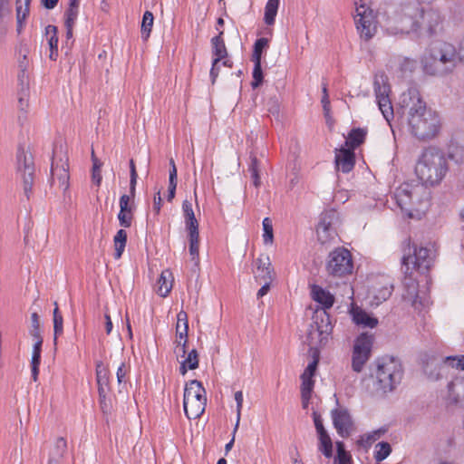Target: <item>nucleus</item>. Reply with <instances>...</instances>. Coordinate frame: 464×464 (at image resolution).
Here are the masks:
<instances>
[{"label": "nucleus", "mask_w": 464, "mask_h": 464, "mask_svg": "<svg viewBox=\"0 0 464 464\" xmlns=\"http://www.w3.org/2000/svg\"><path fill=\"white\" fill-rule=\"evenodd\" d=\"M432 265L431 251L427 247L411 245L403 249L401 257L402 285L405 289L402 296L415 305L418 298V276L429 271Z\"/></svg>", "instance_id": "obj_1"}, {"label": "nucleus", "mask_w": 464, "mask_h": 464, "mask_svg": "<svg viewBox=\"0 0 464 464\" xmlns=\"http://www.w3.org/2000/svg\"><path fill=\"white\" fill-rule=\"evenodd\" d=\"M450 147H447L450 149ZM454 150H445L442 147H427L415 166L418 179L425 186L439 185L448 172V160L454 159V154L463 147H453Z\"/></svg>", "instance_id": "obj_2"}, {"label": "nucleus", "mask_w": 464, "mask_h": 464, "mask_svg": "<svg viewBox=\"0 0 464 464\" xmlns=\"http://www.w3.org/2000/svg\"><path fill=\"white\" fill-rule=\"evenodd\" d=\"M459 52L455 46L447 42L433 43L421 58L425 73L431 76H443L451 72L456 67Z\"/></svg>", "instance_id": "obj_3"}, {"label": "nucleus", "mask_w": 464, "mask_h": 464, "mask_svg": "<svg viewBox=\"0 0 464 464\" xmlns=\"http://www.w3.org/2000/svg\"><path fill=\"white\" fill-rule=\"evenodd\" d=\"M373 392L380 395L394 391L403 377V367L400 359L385 355L377 358L372 371Z\"/></svg>", "instance_id": "obj_4"}, {"label": "nucleus", "mask_w": 464, "mask_h": 464, "mask_svg": "<svg viewBox=\"0 0 464 464\" xmlns=\"http://www.w3.org/2000/svg\"><path fill=\"white\" fill-rule=\"evenodd\" d=\"M401 22V31L405 33L424 31L433 35L442 29V17L437 10L419 8L417 5L406 6Z\"/></svg>", "instance_id": "obj_5"}, {"label": "nucleus", "mask_w": 464, "mask_h": 464, "mask_svg": "<svg viewBox=\"0 0 464 464\" xmlns=\"http://www.w3.org/2000/svg\"><path fill=\"white\" fill-rule=\"evenodd\" d=\"M206 404V391L202 383L197 380L188 382L183 399V408L188 419H198L204 413Z\"/></svg>", "instance_id": "obj_6"}, {"label": "nucleus", "mask_w": 464, "mask_h": 464, "mask_svg": "<svg viewBox=\"0 0 464 464\" xmlns=\"http://www.w3.org/2000/svg\"><path fill=\"white\" fill-rule=\"evenodd\" d=\"M411 133L420 140H431L437 136L440 129V119L431 111L412 116L408 121Z\"/></svg>", "instance_id": "obj_7"}, {"label": "nucleus", "mask_w": 464, "mask_h": 464, "mask_svg": "<svg viewBox=\"0 0 464 464\" xmlns=\"http://www.w3.org/2000/svg\"><path fill=\"white\" fill-rule=\"evenodd\" d=\"M16 170L22 183L24 194L27 199L33 194L34 184V155L28 147H20L16 153Z\"/></svg>", "instance_id": "obj_8"}, {"label": "nucleus", "mask_w": 464, "mask_h": 464, "mask_svg": "<svg viewBox=\"0 0 464 464\" xmlns=\"http://www.w3.org/2000/svg\"><path fill=\"white\" fill-rule=\"evenodd\" d=\"M329 275L343 277L353 271V261L351 252L344 247H337L329 253L326 265Z\"/></svg>", "instance_id": "obj_9"}, {"label": "nucleus", "mask_w": 464, "mask_h": 464, "mask_svg": "<svg viewBox=\"0 0 464 464\" xmlns=\"http://www.w3.org/2000/svg\"><path fill=\"white\" fill-rule=\"evenodd\" d=\"M374 337L372 334H362L354 341L352 353V369L359 373L372 355Z\"/></svg>", "instance_id": "obj_10"}, {"label": "nucleus", "mask_w": 464, "mask_h": 464, "mask_svg": "<svg viewBox=\"0 0 464 464\" xmlns=\"http://www.w3.org/2000/svg\"><path fill=\"white\" fill-rule=\"evenodd\" d=\"M373 89L379 109L385 120L390 121L393 119V108L390 98L391 86L384 73L375 75Z\"/></svg>", "instance_id": "obj_11"}, {"label": "nucleus", "mask_w": 464, "mask_h": 464, "mask_svg": "<svg viewBox=\"0 0 464 464\" xmlns=\"http://www.w3.org/2000/svg\"><path fill=\"white\" fill-rule=\"evenodd\" d=\"M52 182L57 183L58 187L66 190L69 187V162L67 152L63 150V147L53 151L51 165Z\"/></svg>", "instance_id": "obj_12"}, {"label": "nucleus", "mask_w": 464, "mask_h": 464, "mask_svg": "<svg viewBox=\"0 0 464 464\" xmlns=\"http://www.w3.org/2000/svg\"><path fill=\"white\" fill-rule=\"evenodd\" d=\"M355 12L354 22L360 37L369 41L377 31V20L373 10L364 4H361L356 6Z\"/></svg>", "instance_id": "obj_13"}, {"label": "nucleus", "mask_w": 464, "mask_h": 464, "mask_svg": "<svg viewBox=\"0 0 464 464\" xmlns=\"http://www.w3.org/2000/svg\"><path fill=\"white\" fill-rule=\"evenodd\" d=\"M399 105L401 113L407 115L408 121L411 117L419 115L427 109L426 103L416 87H410L401 95Z\"/></svg>", "instance_id": "obj_14"}, {"label": "nucleus", "mask_w": 464, "mask_h": 464, "mask_svg": "<svg viewBox=\"0 0 464 464\" xmlns=\"http://www.w3.org/2000/svg\"><path fill=\"white\" fill-rule=\"evenodd\" d=\"M336 221V213L334 211H328L323 213L318 223L316 233L318 241L324 245L335 239L337 232L334 227Z\"/></svg>", "instance_id": "obj_15"}, {"label": "nucleus", "mask_w": 464, "mask_h": 464, "mask_svg": "<svg viewBox=\"0 0 464 464\" xmlns=\"http://www.w3.org/2000/svg\"><path fill=\"white\" fill-rule=\"evenodd\" d=\"M412 185L404 183L400 186L394 192V199L397 206L409 218H413L412 213Z\"/></svg>", "instance_id": "obj_16"}, {"label": "nucleus", "mask_w": 464, "mask_h": 464, "mask_svg": "<svg viewBox=\"0 0 464 464\" xmlns=\"http://www.w3.org/2000/svg\"><path fill=\"white\" fill-rule=\"evenodd\" d=\"M332 419L337 433L343 438L349 437L353 427V421L347 410L336 409L332 411Z\"/></svg>", "instance_id": "obj_17"}, {"label": "nucleus", "mask_w": 464, "mask_h": 464, "mask_svg": "<svg viewBox=\"0 0 464 464\" xmlns=\"http://www.w3.org/2000/svg\"><path fill=\"white\" fill-rule=\"evenodd\" d=\"M355 147H340L335 150V165L338 170L343 173L350 172L355 164Z\"/></svg>", "instance_id": "obj_18"}, {"label": "nucleus", "mask_w": 464, "mask_h": 464, "mask_svg": "<svg viewBox=\"0 0 464 464\" xmlns=\"http://www.w3.org/2000/svg\"><path fill=\"white\" fill-rule=\"evenodd\" d=\"M392 292V285L388 277H381L379 281L372 284L369 294L376 305L387 300Z\"/></svg>", "instance_id": "obj_19"}, {"label": "nucleus", "mask_w": 464, "mask_h": 464, "mask_svg": "<svg viewBox=\"0 0 464 464\" xmlns=\"http://www.w3.org/2000/svg\"><path fill=\"white\" fill-rule=\"evenodd\" d=\"M412 212L423 211L428 206L430 201V192L426 186L422 183L421 185H412Z\"/></svg>", "instance_id": "obj_20"}, {"label": "nucleus", "mask_w": 464, "mask_h": 464, "mask_svg": "<svg viewBox=\"0 0 464 464\" xmlns=\"http://www.w3.org/2000/svg\"><path fill=\"white\" fill-rule=\"evenodd\" d=\"M96 380L98 384V393L100 397H104V394H109L110 387V372L104 366L102 362H96Z\"/></svg>", "instance_id": "obj_21"}, {"label": "nucleus", "mask_w": 464, "mask_h": 464, "mask_svg": "<svg viewBox=\"0 0 464 464\" xmlns=\"http://www.w3.org/2000/svg\"><path fill=\"white\" fill-rule=\"evenodd\" d=\"M351 315L353 321L357 325L374 328L378 324L377 318L371 316L368 313L359 307H353L351 309Z\"/></svg>", "instance_id": "obj_22"}, {"label": "nucleus", "mask_w": 464, "mask_h": 464, "mask_svg": "<svg viewBox=\"0 0 464 464\" xmlns=\"http://www.w3.org/2000/svg\"><path fill=\"white\" fill-rule=\"evenodd\" d=\"M188 324H176V349L175 353L179 355L184 356L186 353V344L188 343Z\"/></svg>", "instance_id": "obj_23"}, {"label": "nucleus", "mask_w": 464, "mask_h": 464, "mask_svg": "<svg viewBox=\"0 0 464 464\" xmlns=\"http://www.w3.org/2000/svg\"><path fill=\"white\" fill-rule=\"evenodd\" d=\"M256 277L263 280H272L273 268L268 256H260L256 259Z\"/></svg>", "instance_id": "obj_24"}, {"label": "nucleus", "mask_w": 464, "mask_h": 464, "mask_svg": "<svg viewBox=\"0 0 464 464\" xmlns=\"http://www.w3.org/2000/svg\"><path fill=\"white\" fill-rule=\"evenodd\" d=\"M313 299L322 304L324 309H328L333 306L334 302V295L325 291L320 286L314 285L312 289Z\"/></svg>", "instance_id": "obj_25"}, {"label": "nucleus", "mask_w": 464, "mask_h": 464, "mask_svg": "<svg viewBox=\"0 0 464 464\" xmlns=\"http://www.w3.org/2000/svg\"><path fill=\"white\" fill-rule=\"evenodd\" d=\"M173 284V276L169 270H164L161 272L160 276L157 282V293L160 296H167L171 291Z\"/></svg>", "instance_id": "obj_26"}, {"label": "nucleus", "mask_w": 464, "mask_h": 464, "mask_svg": "<svg viewBox=\"0 0 464 464\" xmlns=\"http://www.w3.org/2000/svg\"><path fill=\"white\" fill-rule=\"evenodd\" d=\"M224 31L219 30L217 36L211 39L212 53L214 59L223 60L227 56V51L223 38Z\"/></svg>", "instance_id": "obj_27"}, {"label": "nucleus", "mask_w": 464, "mask_h": 464, "mask_svg": "<svg viewBox=\"0 0 464 464\" xmlns=\"http://www.w3.org/2000/svg\"><path fill=\"white\" fill-rule=\"evenodd\" d=\"M367 134V128H353L348 132L343 145H362L364 143Z\"/></svg>", "instance_id": "obj_28"}, {"label": "nucleus", "mask_w": 464, "mask_h": 464, "mask_svg": "<svg viewBox=\"0 0 464 464\" xmlns=\"http://www.w3.org/2000/svg\"><path fill=\"white\" fill-rule=\"evenodd\" d=\"M67 452V441L63 438H58L51 450L48 464L57 463L59 464Z\"/></svg>", "instance_id": "obj_29"}, {"label": "nucleus", "mask_w": 464, "mask_h": 464, "mask_svg": "<svg viewBox=\"0 0 464 464\" xmlns=\"http://www.w3.org/2000/svg\"><path fill=\"white\" fill-rule=\"evenodd\" d=\"M182 210L187 231L198 229V222L195 218L192 203L188 200H184L182 203Z\"/></svg>", "instance_id": "obj_30"}, {"label": "nucleus", "mask_w": 464, "mask_h": 464, "mask_svg": "<svg viewBox=\"0 0 464 464\" xmlns=\"http://www.w3.org/2000/svg\"><path fill=\"white\" fill-rule=\"evenodd\" d=\"M189 255L196 265L199 261V233L198 229L188 230Z\"/></svg>", "instance_id": "obj_31"}, {"label": "nucleus", "mask_w": 464, "mask_h": 464, "mask_svg": "<svg viewBox=\"0 0 464 464\" xmlns=\"http://www.w3.org/2000/svg\"><path fill=\"white\" fill-rule=\"evenodd\" d=\"M127 232L124 229H120L113 237L114 244V257L120 259L124 252L127 243Z\"/></svg>", "instance_id": "obj_32"}, {"label": "nucleus", "mask_w": 464, "mask_h": 464, "mask_svg": "<svg viewBox=\"0 0 464 464\" xmlns=\"http://www.w3.org/2000/svg\"><path fill=\"white\" fill-rule=\"evenodd\" d=\"M317 435L319 440L318 450L325 458H331L333 456V442L329 434L325 430L318 433Z\"/></svg>", "instance_id": "obj_33"}, {"label": "nucleus", "mask_w": 464, "mask_h": 464, "mask_svg": "<svg viewBox=\"0 0 464 464\" xmlns=\"http://www.w3.org/2000/svg\"><path fill=\"white\" fill-rule=\"evenodd\" d=\"M280 0H268L265 7L264 21L267 25H273L279 7Z\"/></svg>", "instance_id": "obj_34"}, {"label": "nucleus", "mask_w": 464, "mask_h": 464, "mask_svg": "<svg viewBox=\"0 0 464 464\" xmlns=\"http://www.w3.org/2000/svg\"><path fill=\"white\" fill-rule=\"evenodd\" d=\"M198 366V352L193 349L191 350L187 358L181 362L179 367V372L185 375L188 370H195Z\"/></svg>", "instance_id": "obj_35"}, {"label": "nucleus", "mask_w": 464, "mask_h": 464, "mask_svg": "<svg viewBox=\"0 0 464 464\" xmlns=\"http://www.w3.org/2000/svg\"><path fill=\"white\" fill-rule=\"evenodd\" d=\"M92 181L96 185L100 186L102 183V172L101 169L102 167V162L100 159L97 158L95 155L94 150H92Z\"/></svg>", "instance_id": "obj_36"}, {"label": "nucleus", "mask_w": 464, "mask_h": 464, "mask_svg": "<svg viewBox=\"0 0 464 464\" xmlns=\"http://www.w3.org/2000/svg\"><path fill=\"white\" fill-rule=\"evenodd\" d=\"M153 21H154L153 14L150 11H145L143 14L141 28H140L141 38L144 41H147L148 38L150 37V32L152 30V26H153Z\"/></svg>", "instance_id": "obj_37"}, {"label": "nucleus", "mask_w": 464, "mask_h": 464, "mask_svg": "<svg viewBox=\"0 0 464 464\" xmlns=\"http://www.w3.org/2000/svg\"><path fill=\"white\" fill-rule=\"evenodd\" d=\"M54 306L55 307L53 309V342L54 344H56L57 337L63 333V315L59 311L58 304L56 302H54Z\"/></svg>", "instance_id": "obj_38"}, {"label": "nucleus", "mask_w": 464, "mask_h": 464, "mask_svg": "<svg viewBox=\"0 0 464 464\" xmlns=\"http://www.w3.org/2000/svg\"><path fill=\"white\" fill-rule=\"evenodd\" d=\"M268 48V40L266 38H258L254 44L252 53L253 62H261L263 53Z\"/></svg>", "instance_id": "obj_39"}, {"label": "nucleus", "mask_w": 464, "mask_h": 464, "mask_svg": "<svg viewBox=\"0 0 464 464\" xmlns=\"http://www.w3.org/2000/svg\"><path fill=\"white\" fill-rule=\"evenodd\" d=\"M312 357L313 360L310 362L307 365V367L304 369V372L301 374L302 377L304 378H314L315 375V372L317 369V365L319 362V352L317 349L312 350Z\"/></svg>", "instance_id": "obj_40"}, {"label": "nucleus", "mask_w": 464, "mask_h": 464, "mask_svg": "<svg viewBox=\"0 0 464 464\" xmlns=\"http://www.w3.org/2000/svg\"><path fill=\"white\" fill-rule=\"evenodd\" d=\"M17 108L25 117L29 108V89H20L17 93Z\"/></svg>", "instance_id": "obj_41"}, {"label": "nucleus", "mask_w": 464, "mask_h": 464, "mask_svg": "<svg viewBox=\"0 0 464 464\" xmlns=\"http://www.w3.org/2000/svg\"><path fill=\"white\" fill-rule=\"evenodd\" d=\"M263 241L265 245H272L274 242L273 222L269 218H265L262 222Z\"/></svg>", "instance_id": "obj_42"}, {"label": "nucleus", "mask_w": 464, "mask_h": 464, "mask_svg": "<svg viewBox=\"0 0 464 464\" xmlns=\"http://www.w3.org/2000/svg\"><path fill=\"white\" fill-rule=\"evenodd\" d=\"M171 169L169 170V186L168 193V200L171 201L175 197V191L177 188V168L175 166L173 159L170 160Z\"/></svg>", "instance_id": "obj_43"}, {"label": "nucleus", "mask_w": 464, "mask_h": 464, "mask_svg": "<svg viewBox=\"0 0 464 464\" xmlns=\"http://www.w3.org/2000/svg\"><path fill=\"white\" fill-rule=\"evenodd\" d=\"M317 332L322 336V339L326 338L333 332V325L330 322V316L324 313V317L321 319V324H317Z\"/></svg>", "instance_id": "obj_44"}, {"label": "nucleus", "mask_w": 464, "mask_h": 464, "mask_svg": "<svg viewBox=\"0 0 464 464\" xmlns=\"http://www.w3.org/2000/svg\"><path fill=\"white\" fill-rule=\"evenodd\" d=\"M392 452V447L388 442H379L375 446L374 459L377 461L384 460Z\"/></svg>", "instance_id": "obj_45"}, {"label": "nucleus", "mask_w": 464, "mask_h": 464, "mask_svg": "<svg viewBox=\"0 0 464 464\" xmlns=\"http://www.w3.org/2000/svg\"><path fill=\"white\" fill-rule=\"evenodd\" d=\"M45 35L50 49H58V29L55 25L49 24L45 27Z\"/></svg>", "instance_id": "obj_46"}, {"label": "nucleus", "mask_w": 464, "mask_h": 464, "mask_svg": "<svg viewBox=\"0 0 464 464\" xmlns=\"http://www.w3.org/2000/svg\"><path fill=\"white\" fill-rule=\"evenodd\" d=\"M337 456L336 461L338 464H352L351 454L345 450L344 444L342 441L336 442Z\"/></svg>", "instance_id": "obj_47"}, {"label": "nucleus", "mask_w": 464, "mask_h": 464, "mask_svg": "<svg viewBox=\"0 0 464 464\" xmlns=\"http://www.w3.org/2000/svg\"><path fill=\"white\" fill-rule=\"evenodd\" d=\"M130 364L122 362L117 368L116 377L119 386L125 385L128 381V374L130 373Z\"/></svg>", "instance_id": "obj_48"}, {"label": "nucleus", "mask_w": 464, "mask_h": 464, "mask_svg": "<svg viewBox=\"0 0 464 464\" xmlns=\"http://www.w3.org/2000/svg\"><path fill=\"white\" fill-rule=\"evenodd\" d=\"M253 81L251 85L254 89L259 87L263 82V71L261 62H254V69L252 72Z\"/></svg>", "instance_id": "obj_49"}, {"label": "nucleus", "mask_w": 464, "mask_h": 464, "mask_svg": "<svg viewBox=\"0 0 464 464\" xmlns=\"http://www.w3.org/2000/svg\"><path fill=\"white\" fill-rule=\"evenodd\" d=\"M79 5L80 4L72 5V4L69 3V6L64 13V17H65L64 24H75L77 17H78V13H79Z\"/></svg>", "instance_id": "obj_50"}, {"label": "nucleus", "mask_w": 464, "mask_h": 464, "mask_svg": "<svg viewBox=\"0 0 464 464\" xmlns=\"http://www.w3.org/2000/svg\"><path fill=\"white\" fill-rule=\"evenodd\" d=\"M41 353H32L31 372L34 382L38 380Z\"/></svg>", "instance_id": "obj_51"}, {"label": "nucleus", "mask_w": 464, "mask_h": 464, "mask_svg": "<svg viewBox=\"0 0 464 464\" xmlns=\"http://www.w3.org/2000/svg\"><path fill=\"white\" fill-rule=\"evenodd\" d=\"M130 194H131V196L134 197L135 192H136V184H137L138 174L136 171L135 162L132 159L130 160Z\"/></svg>", "instance_id": "obj_52"}, {"label": "nucleus", "mask_w": 464, "mask_h": 464, "mask_svg": "<svg viewBox=\"0 0 464 464\" xmlns=\"http://www.w3.org/2000/svg\"><path fill=\"white\" fill-rule=\"evenodd\" d=\"M444 362L450 365L452 368L464 371V355L449 356L445 359Z\"/></svg>", "instance_id": "obj_53"}, {"label": "nucleus", "mask_w": 464, "mask_h": 464, "mask_svg": "<svg viewBox=\"0 0 464 464\" xmlns=\"http://www.w3.org/2000/svg\"><path fill=\"white\" fill-rule=\"evenodd\" d=\"M31 324H32V329L30 330V334L33 336V338H38V336H41L40 334V319L37 313H33L31 314Z\"/></svg>", "instance_id": "obj_54"}, {"label": "nucleus", "mask_w": 464, "mask_h": 464, "mask_svg": "<svg viewBox=\"0 0 464 464\" xmlns=\"http://www.w3.org/2000/svg\"><path fill=\"white\" fill-rule=\"evenodd\" d=\"M131 198H133L131 196V194L130 195L124 194L120 198V212L119 213L133 211V207L130 204Z\"/></svg>", "instance_id": "obj_55"}, {"label": "nucleus", "mask_w": 464, "mask_h": 464, "mask_svg": "<svg viewBox=\"0 0 464 464\" xmlns=\"http://www.w3.org/2000/svg\"><path fill=\"white\" fill-rule=\"evenodd\" d=\"M119 223L123 227H130L133 219V211L118 213Z\"/></svg>", "instance_id": "obj_56"}, {"label": "nucleus", "mask_w": 464, "mask_h": 464, "mask_svg": "<svg viewBox=\"0 0 464 464\" xmlns=\"http://www.w3.org/2000/svg\"><path fill=\"white\" fill-rule=\"evenodd\" d=\"M328 83L325 81H323L322 82V92H323V97L321 100L324 111L328 113L330 111V100H329V94L327 90Z\"/></svg>", "instance_id": "obj_57"}, {"label": "nucleus", "mask_w": 464, "mask_h": 464, "mask_svg": "<svg viewBox=\"0 0 464 464\" xmlns=\"http://www.w3.org/2000/svg\"><path fill=\"white\" fill-rule=\"evenodd\" d=\"M301 393L312 394L314 386V378H304L301 376Z\"/></svg>", "instance_id": "obj_58"}, {"label": "nucleus", "mask_w": 464, "mask_h": 464, "mask_svg": "<svg viewBox=\"0 0 464 464\" xmlns=\"http://www.w3.org/2000/svg\"><path fill=\"white\" fill-rule=\"evenodd\" d=\"M31 1L32 0H16V14H23V13H24L25 15H28Z\"/></svg>", "instance_id": "obj_59"}, {"label": "nucleus", "mask_w": 464, "mask_h": 464, "mask_svg": "<svg viewBox=\"0 0 464 464\" xmlns=\"http://www.w3.org/2000/svg\"><path fill=\"white\" fill-rule=\"evenodd\" d=\"M417 62L413 59L404 58L400 64L401 72H413L416 69Z\"/></svg>", "instance_id": "obj_60"}, {"label": "nucleus", "mask_w": 464, "mask_h": 464, "mask_svg": "<svg viewBox=\"0 0 464 464\" xmlns=\"http://www.w3.org/2000/svg\"><path fill=\"white\" fill-rule=\"evenodd\" d=\"M385 432L384 430H373L370 433H367V434H364L362 437V440H364L366 443H372L374 442L375 440H377L378 439L381 438V436Z\"/></svg>", "instance_id": "obj_61"}, {"label": "nucleus", "mask_w": 464, "mask_h": 464, "mask_svg": "<svg viewBox=\"0 0 464 464\" xmlns=\"http://www.w3.org/2000/svg\"><path fill=\"white\" fill-rule=\"evenodd\" d=\"M220 59H214L212 62V66L210 69L209 76L212 84H214L218 77L219 70H220Z\"/></svg>", "instance_id": "obj_62"}, {"label": "nucleus", "mask_w": 464, "mask_h": 464, "mask_svg": "<svg viewBox=\"0 0 464 464\" xmlns=\"http://www.w3.org/2000/svg\"><path fill=\"white\" fill-rule=\"evenodd\" d=\"M17 77L20 89H29V73L27 71L22 69V71H19Z\"/></svg>", "instance_id": "obj_63"}, {"label": "nucleus", "mask_w": 464, "mask_h": 464, "mask_svg": "<svg viewBox=\"0 0 464 464\" xmlns=\"http://www.w3.org/2000/svg\"><path fill=\"white\" fill-rule=\"evenodd\" d=\"M248 170L250 173H260V160L257 159L256 153L251 152L250 154V164Z\"/></svg>", "instance_id": "obj_64"}]
</instances>
